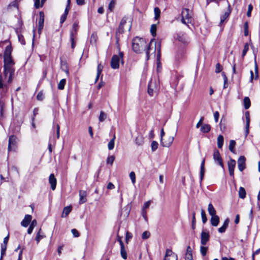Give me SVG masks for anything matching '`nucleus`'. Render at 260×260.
I'll use <instances>...</instances> for the list:
<instances>
[{"mask_svg": "<svg viewBox=\"0 0 260 260\" xmlns=\"http://www.w3.org/2000/svg\"><path fill=\"white\" fill-rule=\"evenodd\" d=\"M12 48L10 44H8L5 50L4 57V76L5 79L8 78V83H11L12 80L14 70L12 66L14 64L11 57Z\"/></svg>", "mask_w": 260, "mask_h": 260, "instance_id": "obj_1", "label": "nucleus"}, {"mask_svg": "<svg viewBox=\"0 0 260 260\" xmlns=\"http://www.w3.org/2000/svg\"><path fill=\"white\" fill-rule=\"evenodd\" d=\"M132 46L133 50L136 53H141L142 51L146 50L147 59H148L150 44L148 46L145 40L143 38L136 37L133 40Z\"/></svg>", "mask_w": 260, "mask_h": 260, "instance_id": "obj_2", "label": "nucleus"}, {"mask_svg": "<svg viewBox=\"0 0 260 260\" xmlns=\"http://www.w3.org/2000/svg\"><path fill=\"white\" fill-rule=\"evenodd\" d=\"M123 53L120 52L118 55H114L111 58V66L113 69H117L119 67V63H123Z\"/></svg>", "mask_w": 260, "mask_h": 260, "instance_id": "obj_3", "label": "nucleus"}, {"mask_svg": "<svg viewBox=\"0 0 260 260\" xmlns=\"http://www.w3.org/2000/svg\"><path fill=\"white\" fill-rule=\"evenodd\" d=\"M181 21L182 23L186 25L191 22V12L189 9H183L182 10Z\"/></svg>", "mask_w": 260, "mask_h": 260, "instance_id": "obj_4", "label": "nucleus"}, {"mask_svg": "<svg viewBox=\"0 0 260 260\" xmlns=\"http://www.w3.org/2000/svg\"><path fill=\"white\" fill-rule=\"evenodd\" d=\"M158 88L159 84L158 81L156 80H151L148 84V93L150 95L152 96L154 93L158 91Z\"/></svg>", "mask_w": 260, "mask_h": 260, "instance_id": "obj_5", "label": "nucleus"}, {"mask_svg": "<svg viewBox=\"0 0 260 260\" xmlns=\"http://www.w3.org/2000/svg\"><path fill=\"white\" fill-rule=\"evenodd\" d=\"M175 134L168 135L163 139H160V144L162 146L169 147L173 143Z\"/></svg>", "mask_w": 260, "mask_h": 260, "instance_id": "obj_6", "label": "nucleus"}, {"mask_svg": "<svg viewBox=\"0 0 260 260\" xmlns=\"http://www.w3.org/2000/svg\"><path fill=\"white\" fill-rule=\"evenodd\" d=\"M153 42H154L155 45V48L157 51V71L159 72L160 70V62L159 61V58L160 57V49H161V44L160 42H158L156 46V42L153 40L152 39L151 40V42L150 43V44H152Z\"/></svg>", "mask_w": 260, "mask_h": 260, "instance_id": "obj_7", "label": "nucleus"}, {"mask_svg": "<svg viewBox=\"0 0 260 260\" xmlns=\"http://www.w3.org/2000/svg\"><path fill=\"white\" fill-rule=\"evenodd\" d=\"M164 260H178V256L172 250L167 249L166 251Z\"/></svg>", "mask_w": 260, "mask_h": 260, "instance_id": "obj_8", "label": "nucleus"}, {"mask_svg": "<svg viewBox=\"0 0 260 260\" xmlns=\"http://www.w3.org/2000/svg\"><path fill=\"white\" fill-rule=\"evenodd\" d=\"M17 138L14 136H11L9 140L8 151H13L16 148Z\"/></svg>", "mask_w": 260, "mask_h": 260, "instance_id": "obj_9", "label": "nucleus"}, {"mask_svg": "<svg viewBox=\"0 0 260 260\" xmlns=\"http://www.w3.org/2000/svg\"><path fill=\"white\" fill-rule=\"evenodd\" d=\"M236 161L233 159H230L228 162V169L231 176L234 177V170L236 167Z\"/></svg>", "mask_w": 260, "mask_h": 260, "instance_id": "obj_10", "label": "nucleus"}, {"mask_svg": "<svg viewBox=\"0 0 260 260\" xmlns=\"http://www.w3.org/2000/svg\"><path fill=\"white\" fill-rule=\"evenodd\" d=\"M213 159L215 162L218 164L222 168H223V164L222 158L218 150H215L213 153Z\"/></svg>", "mask_w": 260, "mask_h": 260, "instance_id": "obj_11", "label": "nucleus"}, {"mask_svg": "<svg viewBox=\"0 0 260 260\" xmlns=\"http://www.w3.org/2000/svg\"><path fill=\"white\" fill-rule=\"evenodd\" d=\"M209 239V234L208 232L202 231L201 235V243L203 245L206 244Z\"/></svg>", "mask_w": 260, "mask_h": 260, "instance_id": "obj_12", "label": "nucleus"}, {"mask_svg": "<svg viewBox=\"0 0 260 260\" xmlns=\"http://www.w3.org/2000/svg\"><path fill=\"white\" fill-rule=\"evenodd\" d=\"M246 118V125H245V138L249 134V128L250 124V115L248 112H246L245 114Z\"/></svg>", "mask_w": 260, "mask_h": 260, "instance_id": "obj_13", "label": "nucleus"}, {"mask_svg": "<svg viewBox=\"0 0 260 260\" xmlns=\"http://www.w3.org/2000/svg\"><path fill=\"white\" fill-rule=\"evenodd\" d=\"M238 169L240 171H242L245 168V158L243 156H241L238 160Z\"/></svg>", "mask_w": 260, "mask_h": 260, "instance_id": "obj_14", "label": "nucleus"}, {"mask_svg": "<svg viewBox=\"0 0 260 260\" xmlns=\"http://www.w3.org/2000/svg\"><path fill=\"white\" fill-rule=\"evenodd\" d=\"M31 219L32 216L30 215H25L24 219L21 222V226L25 228L27 227L31 222Z\"/></svg>", "mask_w": 260, "mask_h": 260, "instance_id": "obj_15", "label": "nucleus"}, {"mask_svg": "<svg viewBox=\"0 0 260 260\" xmlns=\"http://www.w3.org/2000/svg\"><path fill=\"white\" fill-rule=\"evenodd\" d=\"M49 182L51 185V189L54 190L56 188V179L53 174L50 175L49 177Z\"/></svg>", "mask_w": 260, "mask_h": 260, "instance_id": "obj_16", "label": "nucleus"}, {"mask_svg": "<svg viewBox=\"0 0 260 260\" xmlns=\"http://www.w3.org/2000/svg\"><path fill=\"white\" fill-rule=\"evenodd\" d=\"M132 20L130 17H124L122 19L120 22V26L123 28L126 23H128V28L130 29Z\"/></svg>", "mask_w": 260, "mask_h": 260, "instance_id": "obj_17", "label": "nucleus"}, {"mask_svg": "<svg viewBox=\"0 0 260 260\" xmlns=\"http://www.w3.org/2000/svg\"><path fill=\"white\" fill-rule=\"evenodd\" d=\"M44 21V16L42 12L40 13V18L39 20V26H38V31L39 33L41 31L43 27Z\"/></svg>", "mask_w": 260, "mask_h": 260, "instance_id": "obj_18", "label": "nucleus"}, {"mask_svg": "<svg viewBox=\"0 0 260 260\" xmlns=\"http://www.w3.org/2000/svg\"><path fill=\"white\" fill-rule=\"evenodd\" d=\"M210 222L212 225L217 226L219 222V217L217 215L211 216L210 219Z\"/></svg>", "mask_w": 260, "mask_h": 260, "instance_id": "obj_19", "label": "nucleus"}, {"mask_svg": "<svg viewBox=\"0 0 260 260\" xmlns=\"http://www.w3.org/2000/svg\"><path fill=\"white\" fill-rule=\"evenodd\" d=\"M79 203L80 204H83L86 201V192L85 190H80L79 191Z\"/></svg>", "mask_w": 260, "mask_h": 260, "instance_id": "obj_20", "label": "nucleus"}, {"mask_svg": "<svg viewBox=\"0 0 260 260\" xmlns=\"http://www.w3.org/2000/svg\"><path fill=\"white\" fill-rule=\"evenodd\" d=\"M185 260H192V249L191 247L188 246L186 249V252L185 256Z\"/></svg>", "mask_w": 260, "mask_h": 260, "instance_id": "obj_21", "label": "nucleus"}, {"mask_svg": "<svg viewBox=\"0 0 260 260\" xmlns=\"http://www.w3.org/2000/svg\"><path fill=\"white\" fill-rule=\"evenodd\" d=\"M72 211V206H69L64 207L61 214V217H66Z\"/></svg>", "mask_w": 260, "mask_h": 260, "instance_id": "obj_22", "label": "nucleus"}, {"mask_svg": "<svg viewBox=\"0 0 260 260\" xmlns=\"http://www.w3.org/2000/svg\"><path fill=\"white\" fill-rule=\"evenodd\" d=\"M229 222H230V221H229V219H226L225 220L222 226H221L220 228H219L218 230V232L220 233H223L225 231L226 229H227V228L228 226Z\"/></svg>", "mask_w": 260, "mask_h": 260, "instance_id": "obj_23", "label": "nucleus"}, {"mask_svg": "<svg viewBox=\"0 0 260 260\" xmlns=\"http://www.w3.org/2000/svg\"><path fill=\"white\" fill-rule=\"evenodd\" d=\"M208 211L211 216L216 215V211L211 203H210L208 206Z\"/></svg>", "mask_w": 260, "mask_h": 260, "instance_id": "obj_24", "label": "nucleus"}, {"mask_svg": "<svg viewBox=\"0 0 260 260\" xmlns=\"http://www.w3.org/2000/svg\"><path fill=\"white\" fill-rule=\"evenodd\" d=\"M45 236L43 235V234L41 232V229H40L38 231L37 235H36V240L37 241V243H39V242L40 241V240L44 238Z\"/></svg>", "mask_w": 260, "mask_h": 260, "instance_id": "obj_25", "label": "nucleus"}, {"mask_svg": "<svg viewBox=\"0 0 260 260\" xmlns=\"http://www.w3.org/2000/svg\"><path fill=\"white\" fill-rule=\"evenodd\" d=\"M211 129V126L208 124H203L200 130L203 133H208Z\"/></svg>", "mask_w": 260, "mask_h": 260, "instance_id": "obj_26", "label": "nucleus"}, {"mask_svg": "<svg viewBox=\"0 0 260 260\" xmlns=\"http://www.w3.org/2000/svg\"><path fill=\"white\" fill-rule=\"evenodd\" d=\"M120 254L121 257L124 259H126L127 258V253L124 248V244L121 243V247L120 250Z\"/></svg>", "mask_w": 260, "mask_h": 260, "instance_id": "obj_27", "label": "nucleus"}, {"mask_svg": "<svg viewBox=\"0 0 260 260\" xmlns=\"http://www.w3.org/2000/svg\"><path fill=\"white\" fill-rule=\"evenodd\" d=\"M239 197L241 199H244L246 196V191L243 187H240L238 191Z\"/></svg>", "mask_w": 260, "mask_h": 260, "instance_id": "obj_28", "label": "nucleus"}, {"mask_svg": "<svg viewBox=\"0 0 260 260\" xmlns=\"http://www.w3.org/2000/svg\"><path fill=\"white\" fill-rule=\"evenodd\" d=\"M223 144V137L222 135L218 136L217 138V146L219 148H221Z\"/></svg>", "mask_w": 260, "mask_h": 260, "instance_id": "obj_29", "label": "nucleus"}, {"mask_svg": "<svg viewBox=\"0 0 260 260\" xmlns=\"http://www.w3.org/2000/svg\"><path fill=\"white\" fill-rule=\"evenodd\" d=\"M244 105L246 109H248L250 106V101L248 97H245L244 99Z\"/></svg>", "mask_w": 260, "mask_h": 260, "instance_id": "obj_30", "label": "nucleus"}, {"mask_svg": "<svg viewBox=\"0 0 260 260\" xmlns=\"http://www.w3.org/2000/svg\"><path fill=\"white\" fill-rule=\"evenodd\" d=\"M66 80L65 79H61L58 84V88L59 90H62L64 89V85L66 84Z\"/></svg>", "mask_w": 260, "mask_h": 260, "instance_id": "obj_31", "label": "nucleus"}, {"mask_svg": "<svg viewBox=\"0 0 260 260\" xmlns=\"http://www.w3.org/2000/svg\"><path fill=\"white\" fill-rule=\"evenodd\" d=\"M69 10L68 8H66L64 14L62 15L60 18V23H62L66 19L67 15L69 13Z\"/></svg>", "mask_w": 260, "mask_h": 260, "instance_id": "obj_32", "label": "nucleus"}, {"mask_svg": "<svg viewBox=\"0 0 260 260\" xmlns=\"http://www.w3.org/2000/svg\"><path fill=\"white\" fill-rule=\"evenodd\" d=\"M115 139V136H113V139L110 140L108 145L109 150H111L114 148V140Z\"/></svg>", "mask_w": 260, "mask_h": 260, "instance_id": "obj_33", "label": "nucleus"}, {"mask_svg": "<svg viewBox=\"0 0 260 260\" xmlns=\"http://www.w3.org/2000/svg\"><path fill=\"white\" fill-rule=\"evenodd\" d=\"M235 145H236V142L234 140H231L230 141L229 150L232 152L234 153L235 152L234 147L235 146Z\"/></svg>", "mask_w": 260, "mask_h": 260, "instance_id": "obj_34", "label": "nucleus"}, {"mask_svg": "<svg viewBox=\"0 0 260 260\" xmlns=\"http://www.w3.org/2000/svg\"><path fill=\"white\" fill-rule=\"evenodd\" d=\"M116 5L115 0H111L108 6V9L110 11L112 12Z\"/></svg>", "mask_w": 260, "mask_h": 260, "instance_id": "obj_35", "label": "nucleus"}, {"mask_svg": "<svg viewBox=\"0 0 260 260\" xmlns=\"http://www.w3.org/2000/svg\"><path fill=\"white\" fill-rule=\"evenodd\" d=\"M154 12L155 14V19L157 20L160 17V11L158 8L156 7L154 9Z\"/></svg>", "mask_w": 260, "mask_h": 260, "instance_id": "obj_36", "label": "nucleus"}, {"mask_svg": "<svg viewBox=\"0 0 260 260\" xmlns=\"http://www.w3.org/2000/svg\"><path fill=\"white\" fill-rule=\"evenodd\" d=\"M150 31L152 34V35L154 37L156 36V24H152L150 28Z\"/></svg>", "mask_w": 260, "mask_h": 260, "instance_id": "obj_37", "label": "nucleus"}, {"mask_svg": "<svg viewBox=\"0 0 260 260\" xmlns=\"http://www.w3.org/2000/svg\"><path fill=\"white\" fill-rule=\"evenodd\" d=\"M107 117V115L103 112L101 111L99 117V120L101 122L104 121Z\"/></svg>", "mask_w": 260, "mask_h": 260, "instance_id": "obj_38", "label": "nucleus"}, {"mask_svg": "<svg viewBox=\"0 0 260 260\" xmlns=\"http://www.w3.org/2000/svg\"><path fill=\"white\" fill-rule=\"evenodd\" d=\"M7 245L6 244L3 243L1 245V256H3L5 254L6 251L7 249Z\"/></svg>", "mask_w": 260, "mask_h": 260, "instance_id": "obj_39", "label": "nucleus"}, {"mask_svg": "<svg viewBox=\"0 0 260 260\" xmlns=\"http://www.w3.org/2000/svg\"><path fill=\"white\" fill-rule=\"evenodd\" d=\"M158 144L157 142L153 141L151 144V150L152 151H155L158 148Z\"/></svg>", "mask_w": 260, "mask_h": 260, "instance_id": "obj_40", "label": "nucleus"}, {"mask_svg": "<svg viewBox=\"0 0 260 260\" xmlns=\"http://www.w3.org/2000/svg\"><path fill=\"white\" fill-rule=\"evenodd\" d=\"M136 143L139 145H141L143 143V139L141 136H138L136 139Z\"/></svg>", "mask_w": 260, "mask_h": 260, "instance_id": "obj_41", "label": "nucleus"}, {"mask_svg": "<svg viewBox=\"0 0 260 260\" xmlns=\"http://www.w3.org/2000/svg\"><path fill=\"white\" fill-rule=\"evenodd\" d=\"M129 177L132 180V182L133 184L136 183V175L135 173L134 172H131L129 173Z\"/></svg>", "mask_w": 260, "mask_h": 260, "instance_id": "obj_42", "label": "nucleus"}, {"mask_svg": "<svg viewBox=\"0 0 260 260\" xmlns=\"http://www.w3.org/2000/svg\"><path fill=\"white\" fill-rule=\"evenodd\" d=\"M201 217L203 223H206L207 221V218L206 216L205 212L204 210H201Z\"/></svg>", "mask_w": 260, "mask_h": 260, "instance_id": "obj_43", "label": "nucleus"}, {"mask_svg": "<svg viewBox=\"0 0 260 260\" xmlns=\"http://www.w3.org/2000/svg\"><path fill=\"white\" fill-rule=\"evenodd\" d=\"M115 159V157L113 155H111L108 157L107 159V164L112 165Z\"/></svg>", "mask_w": 260, "mask_h": 260, "instance_id": "obj_44", "label": "nucleus"}, {"mask_svg": "<svg viewBox=\"0 0 260 260\" xmlns=\"http://www.w3.org/2000/svg\"><path fill=\"white\" fill-rule=\"evenodd\" d=\"M207 250H208L207 247H205V246H201L200 248V252L203 256H205L206 254Z\"/></svg>", "mask_w": 260, "mask_h": 260, "instance_id": "obj_45", "label": "nucleus"}, {"mask_svg": "<svg viewBox=\"0 0 260 260\" xmlns=\"http://www.w3.org/2000/svg\"><path fill=\"white\" fill-rule=\"evenodd\" d=\"M244 35L245 36H248V23L247 22H246L244 23Z\"/></svg>", "mask_w": 260, "mask_h": 260, "instance_id": "obj_46", "label": "nucleus"}, {"mask_svg": "<svg viewBox=\"0 0 260 260\" xmlns=\"http://www.w3.org/2000/svg\"><path fill=\"white\" fill-rule=\"evenodd\" d=\"M248 49H249V45L247 43H246L245 44L244 49L243 50V52H242V56L243 57H244L246 55Z\"/></svg>", "mask_w": 260, "mask_h": 260, "instance_id": "obj_47", "label": "nucleus"}, {"mask_svg": "<svg viewBox=\"0 0 260 260\" xmlns=\"http://www.w3.org/2000/svg\"><path fill=\"white\" fill-rule=\"evenodd\" d=\"M78 28V24L77 23L75 22L73 25V29L71 32H73V35L76 34Z\"/></svg>", "mask_w": 260, "mask_h": 260, "instance_id": "obj_48", "label": "nucleus"}, {"mask_svg": "<svg viewBox=\"0 0 260 260\" xmlns=\"http://www.w3.org/2000/svg\"><path fill=\"white\" fill-rule=\"evenodd\" d=\"M132 234L131 233L128 232L126 233L125 241L126 243H128V241L132 238Z\"/></svg>", "mask_w": 260, "mask_h": 260, "instance_id": "obj_49", "label": "nucleus"}, {"mask_svg": "<svg viewBox=\"0 0 260 260\" xmlns=\"http://www.w3.org/2000/svg\"><path fill=\"white\" fill-rule=\"evenodd\" d=\"M253 7L251 4H249L248 7V11L247 12V16L248 17H250L251 16V13Z\"/></svg>", "mask_w": 260, "mask_h": 260, "instance_id": "obj_50", "label": "nucleus"}, {"mask_svg": "<svg viewBox=\"0 0 260 260\" xmlns=\"http://www.w3.org/2000/svg\"><path fill=\"white\" fill-rule=\"evenodd\" d=\"M43 4L41 3L40 4V0H35V6L36 8H39L40 7H42Z\"/></svg>", "mask_w": 260, "mask_h": 260, "instance_id": "obj_51", "label": "nucleus"}, {"mask_svg": "<svg viewBox=\"0 0 260 260\" xmlns=\"http://www.w3.org/2000/svg\"><path fill=\"white\" fill-rule=\"evenodd\" d=\"M149 236H150V233L147 231H145L143 233V234L142 235V238L144 239H147L148 238H149Z\"/></svg>", "mask_w": 260, "mask_h": 260, "instance_id": "obj_52", "label": "nucleus"}, {"mask_svg": "<svg viewBox=\"0 0 260 260\" xmlns=\"http://www.w3.org/2000/svg\"><path fill=\"white\" fill-rule=\"evenodd\" d=\"M150 204H151V201H148L147 202H146L144 204V205H143L142 209L146 210L147 208H148L149 207Z\"/></svg>", "mask_w": 260, "mask_h": 260, "instance_id": "obj_53", "label": "nucleus"}, {"mask_svg": "<svg viewBox=\"0 0 260 260\" xmlns=\"http://www.w3.org/2000/svg\"><path fill=\"white\" fill-rule=\"evenodd\" d=\"M71 232L75 237H78L79 236V232L77 230L72 229Z\"/></svg>", "mask_w": 260, "mask_h": 260, "instance_id": "obj_54", "label": "nucleus"}, {"mask_svg": "<svg viewBox=\"0 0 260 260\" xmlns=\"http://www.w3.org/2000/svg\"><path fill=\"white\" fill-rule=\"evenodd\" d=\"M177 39L179 41L183 43H185L187 42L186 38L184 36H178Z\"/></svg>", "mask_w": 260, "mask_h": 260, "instance_id": "obj_55", "label": "nucleus"}, {"mask_svg": "<svg viewBox=\"0 0 260 260\" xmlns=\"http://www.w3.org/2000/svg\"><path fill=\"white\" fill-rule=\"evenodd\" d=\"M221 70H222V67L220 65V64H219V63L216 64V69H215L216 73H219L221 71Z\"/></svg>", "mask_w": 260, "mask_h": 260, "instance_id": "obj_56", "label": "nucleus"}, {"mask_svg": "<svg viewBox=\"0 0 260 260\" xmlns=\"http://www.w3.org/2000/svg\"><path fill=\"white\" fill-rule=\"evenodd\" d=\"M219 117V113L218 112L216 111L214 113V118L216 122H217Z\"/></svg>", "mask_w": 260, "mask_h": 260, "instance_id": "obj_57", "label": "nucleus"}, {"mask_svg": "<svg viewBox=\"0 0 260 260\" xmlns=\"http://www.w3.org/2000/svg\"><path fill=\"white\" fill-rule=\"evenodd\" d=\"M228 16L229 14L227 13H225L224 15L221 17L220 23H222L224 22V21L228 17Z\"/></svg>", "mask_w": 260, "mask_h": 260, "instance_id": "obj_58", "label": "nucleus"}, {"mask_svg": "<svg viewBox=\"0 0 260 260\" xmlns=\"http://www.w3.org/2000/svg\"><path fill=\"white\" fill-rule=\"evenodd\" d=\"M203 120H204V117H201L200 120L199 121V122L197 123V124L196 125V127L197 128H199L200 126L202 124Z\"/></svg>", "mask_w": 260, "mask_h": 260, "instance_id": "obj_59", "label": "nucleus"}, {"mask_svg": "<svg viewBox=\"0 0 260 260\" xmlns=\"http://www.w3.org/2000/svg\"><path fill=\"white\" fill-rule=\"evenodd\" d=\"M71 40L72 42V48H74L75 47V44H74V36H73V32H71Z\"/></svg>", "mask_w": 260, "mask_h": 260, "instance_id": "obj_60", "label": "nucleus"}, {"mask_svg": "<svg viewBox=\"0 0 260 260\" xmlns=\"http://www.w3.org/2000/svg\"><path fill=\"white\" fill-rule=\"evenodd\" d=\"M103 69V67L100 63L98 66L97 69V73H99V74H101Z\"/></svg>", "mask_w": 260, "mask_h": 260, "instance_id": "obj_61", "label": "nucleus"}, {"mask_svg": "<svg viewBox=\"0 0 260 260\" xmlns=\"http://www.w3.org/2000/svg\"><path fill=\"white\" fill-rule=\"evenodd\" d=\"M107 187L109 189H113L115 188V186L112 182H109Z\"/></svg>", "mask_w": 260, "mask_h": 260, "instance_id": "obj_62", "label": "nucleus"}, {"mask_svg": "<svg viewBox=\"0 0 260 260\" xmlns=\"http://www.w3.org/2000/svg\"><path fill=\"white\" fill-rule=\"evenodd\" d=\"M259 253H260V248L257 249L255 251H254L252 255V260H254V255H256V254H258Z\"/></svg>", "mask_w": 260, "mask_h": 260, "instance_id": "obj_63", "label": "nucleus"}, {"mask_svg": "<svg viewBox=\"0 0 260 260\" xmlns=\"http://www.w3.org/2000/svg\"><path fill=\"white\" fill-rule=\"evenodd\" d=\"M37 224V221L36 219H34L31 221L30 226L33 227V228H35V226H36Z\"/></svg>", "mask_w": 260, "mask_h": 260, "instance_id": "obj_64", "label": "nucleus"}]
</instances>
